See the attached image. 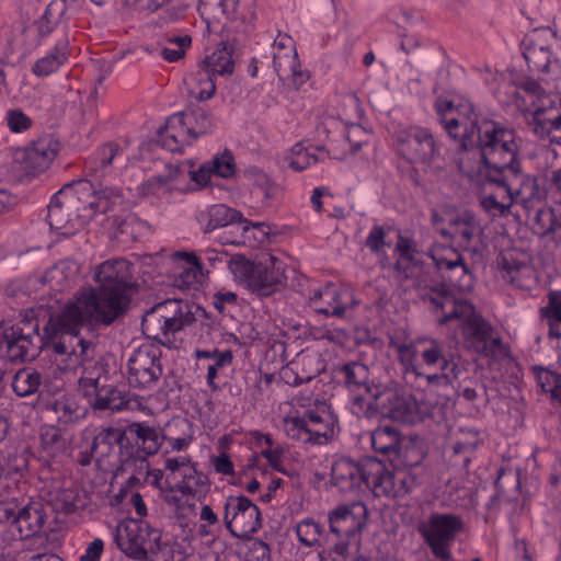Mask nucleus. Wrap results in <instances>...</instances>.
I'll use <instances>...</instances> for the list:
<instances>
[{"instance_id": "774afa93", "label": "nucleus", "mask_w": 561, "mask_h": 561, "mask_svg": "<svg viewBox=\"0 0 561 561\" xmlns=\"http://www.w3.org/2000/svg\"><path fill=\"white\" fill-rule=\"evenodd\" d=\"M163 499L167 504L175 506L178 510H183L185 505H187L191 508L195 507L194 503H188V499L186 501L183 500L185 495H178L180 491L175 489V484L169 485L168 488L163 489Z\"/></svg>"}, {"instance_id": "338daca9", "label": "nucleus", "mask_w": 561, "mask_h": 561, "mask_svg": "<svg viewBox=\"0 0 561 561\" xmlns=\"http://www.w3.org/2000/svg\"><path fill=\"white\" fill-rule=\"evenodd\" d=\"M22 503L18 502L15 499L1 501L0 502V523H10L12 526H15V519H18V514L21 511Z\"/></svg>"}, {"instance_id": "a19ab883", "label": "nucleus", "mask_w": 561, "mask_h": 561, "mask_svg": "<svg viewBox=\"0 0 561 561\" xmlns=\"http://www.w3.org/2000/svg\"><path fill=\"white\" fill-rule=\"evenodd\" d=\"M122 150L117 144L108 142L98 149L85 162L90 174L104 173V170L112 164L113 160L121 158Z\"/></svg>"}, {"instance_id": "3c124183", "label": "nucleus", "mask_w": 561, "mask_h": 561, "mask_svg": "<svg viewBox=\"0 0 561 561\" xmlns=\"http://www.w3.org/2000/svg\"><path fill=\"white\" fill-rule=\"evenodd\" d=\"M390 231V227L375 225L366 240L365 245L370 250L371 253L380 255L383 252L385 247H390V243L386 241V237Z\"/></svg>"}, {"instance_id": "1a4fd4ad", "label": "nucleus", "mask_w": 561, "mask_h": 561, "mask_svg": "<svg viewBox=\"0 0 561 561\" xmlns=\"http://www.w3.org/2000/svg\"><path fill=\"white\" fill-rule=\"evenodd\" d=\"M287 436L305 445H323L334 436L335 420L324 403L306 410L302 415L284 419Z\"/></svg>"}, {"instance_id": "b1692460", "label": "nucleus", "mask_w": 561, "mask_h": 561, "mask_svg": "<svg viewBox=\"0 0 561 561\" xmlns=\"http://www.w3.org/2000/svg\"><path fill=\"white\" fill-rule=\"evenodd\" d=\"M128 381L138 388H148L162 375L160 356L151 353H134L128 358Z\"/></svg>"}, {"instance_id": "6e6552de", "label": "nucleus", "mask_w": 561, "mask_h": 561, "mask_svg": "<svg viewBox=\"0 0 561 561\" xmlns=\"http://www.w3.org/2000/svg\"><path fill=\"white\" fill-rule=\"evenodd\" d=\"M397 151L408 163L422 165L424 171L438 173L442 168L436 165L440 158V147L434 134L422 126H409L397 130Z\"/></svg>"}, {"instance_id": "e2e57ef3", "label": "nucleus", "mask_w": 561, "mask_h": 561, "mask_svg": "<svg viewBox=\"0 0 561 561\" xmlns=\"http://www.w3.org/2000/svg\"><path fill=\"white\" fill-rule=\"evenodd\" d=\"M533 370L541 390L550 394L553 383L558 382L560 374L551 371L542 366H534Z\"/></svg>"}, {"instance_id": "423d86ee", "label": "nucleus", "mask_w": 561, "mask_h": 561, "mask_svg": "<svg viewBox=\"0 0 561 561\" xmlns=\"http://www.w3.org/2000/svg\"><path fill=\"white\" fill-rule=\"evenodd\" d=\"M110 357L102 356L96 362H87L79 387L94 411L119 412L129 409L128 393L114 383H107Z\"/></svg>"}, {"instance_id": "dca6fc26", "label": "nucleus", "mask_w": 561, "mask_h": 561, "mask_svg": "<svg viewBox=\"0 0 561 561\" xmlns=\"http://www.w3.org/2000/svg\"><path fill=\"white\" fill-rule=\"evenodd\" d=\"M240 50V39L237 35L230 34V27L224 25L221 42L213 54L205 57L199 67L216 77L232 75Z\"/></svg>"}, {"instance_id": "f8f14e48", "label": "nucleus", "mask_w": 561, "mask_h": 561, "mask_svg": "<svg viewBox=\"0 0 561 561\" xmlns=\"http://www.w3.org/2000/svg\"><path fill=\"white\" fill-rule=\"evenodd\" d=\"M224 523L229 533L242 538L261 527L260 508L247 496H228L224 506Z\"/></svg>"}, {"instance_id": "c9c22d12", "label": "nucleus", "mask_w": 561, "mask_h": 561, "mask_svg": "<svg viewBox=\"0 0 561 561\" xmlns=\"http://www.w3.org/2000/svg\"><path fill=\"white\" fill-rule=\"evenodd\" d=\"M373 448L382 455L398 457L401 448V438L393 426H379L371 433Z\"/></svg>"}, {"instance_id": "412c9836", "label": "nucleus", "mask_w": 561, "mask_h": 561, "mask_svg": "<svg viewBox=\"0 0 561 561\" xmlns=\"http://www.w3.org/2000/svg\"><path fill=\"white\" fill-rule=\"evenodd\" d=\"M381 468L376 474V496L399 497L410 493L417 485V478L410 471L399 470L391 472L383 461L379 459Z\"/></svg>"}, {"instance_id": "72a5a7b5", "label": "nucleus", "mask_w": 561, "mask_h": 561, "mask_svg": "<svg viewBox=\"0 0 561 561\" xmlns=\"http://www.w3.org/2000/svg\"><path fill=\"white\" fill-rule=\"evenodd\" d=\"M175 489L182 495L202 501L210 490L209 478L196 468H186L182 478L176 480Z\"/></svg>"}, {"instance_id": "5701e85b", "label": "nucleus", "mask_w": 561, "mask_h": 561, "mask_svg": "<svg viewBox=\"0 0 561 561\" xmlns=\"http://www.w3.org/2000/svg\"><path fill=\"white\" fill-rule=\"evenodd\" d=\"M47 220L51 229H66L65 234H71L82 227L72 207L71 195L67 194L64 186L53 196L48 205Z\"/></svg>"}, {"instance_id": "09e8293b", "label": "nucleus", "mask_w": 561, "mask_h": 561, "mask_svg": "<svg viewBox=\"0 0 561 561\" xmlns=\"http://www.w3.org/2000/svg\"><path fill=\"white\" fill-rule=\"evenodd\" d=\"M95 215L106 214L112 211L114 206L121 203L122 195L118 191L112 187H105L100 191L95 190Z\"/></svg>"}, {"instance_id": "a878e982", "label": "nucleus", "mask_w": 561, "mask_h": 561, "mask_svg": "<svg viewBox=\"0 0 561 561\" xmlns=\"http://www.w3.org/2000/svg\"><path fill=\"white\" fill-rule=\"evenodd\" d=\"M129 445V437L125 428L118 427H103L93 437V442L90 446L91 457L96 461H102L108 458L118 449L123 454V449Z\"/></svg>"}, {"instance_id": "13d9d810", "label": "nucleus", "mask_w": 561, "mask_h": 561, "mask_svg": "<svg viewBox=\"0 0 561 561\" xmlns=\"http://www.w3.org/2000/svg\"><path fill=\"white\" fill-rule=\"evenodd\" d=\"M244 174L262 191L265 198L273 196L274 183L262 170L256 167H250L244 171Z\"/></svg>"}, {"instance_id": "f704fd0d", "label": "nucleus", "mask_w": 561, "mask_h": 561, "mask_svg": "<svg viewBox=\"0 0 561 561\" xmlns=\"http://www.w3.org/2000/svg\"><path fill=\"white\" fill-rule=\"evenodd\" d=\"M527 112L531 115L528 125L536 136L549 137L552 131L561 129V107H550L547 111L528 108Z\"/></svg>"}, {"instance_id": "7ed1b4c3", "label": "nucleus", "mask_w": 561, "mask_h": 561, "mask_svg": "<svg viewBox=\"0 0 561 561\" xmlns=\"http://www.w3.org/2000/svg\"><path fill=\"white\" fill-rule=\"evenodd\" d=\"M471 150H477L485 168L486 183L506 171L518 172L519 144L516 131L493 119H483L481 130L473 140Z\"/></svg>"}, {"instance_id": "39448f33", "label": "nucleus", "mask_w": 561, "mask_h": 561, "mask_svg": "<svg viewBox=\"0 0 561 561\" xmlns=\"http://www.w3.org/2000/svg\"><path fill=\"white\" fill-rule=\"evenodd\" d=\"M204 309L183 299H165L148 309L141 321L144 334L167 348H180L178 335L196 320Z\"/></svg>"}, {"instance_id": "052dcab7", "label": "nucleus", "mask_w": 561, "mask_h": 561, "mask_svg": "<svg viewBox=\"0 0 561 561\" xmlns=\"http://www.w3.org/2000/svg\"><path fill=\"white\" fill-rule=\"evenodd\" d=\"M453 457L455 465L461 463L463 468H468L471 457L473 455L472 451V443L470 442H461L459 439L455 440L451 445Z\"/></svg>"}, {"instance_id": "bf43d9fd", "label": "nucleus", "mask_w": 561, "mask_h": 561, "mask_svg": "<svg viewBox=\"0 0 561 561\" xmlns=\"http://www.w3.org/2000/svg\"><path fill=\"white\" fill-rule=\"evenodd\" d=\"M5 119L12 133H23L32 125V119L19 108L9 110Z\"/></svg>"}, {"instance_id": "6e6d98bb", "label": "nucleus", "mask_w": 561, "mask_h": 561, "mask_svg": "<svg viewBox=\"0 0 561 561\" xmlns=\"http://www.w3.org/2000/svg\"><path fill=\"white\" fill-rule=\"evenodd\" d=\"M288 164L293 170L302 171L317 163L318 158L314 154L309 153L300 145H296L293 148V156L287 158Z\"/></svg>"}, {"instance_id": "58836bf2", "label": "nucleus", "mask_w": 561, "mask_h": 561, "mask_svg": "<svg viewBox=\"0 0 561 561\" xmlns=\"http://www.w3.org/2000/svg\"><path fill=\"white\" fill-rule=\"evenodd\" d=\"M237 4L238 0H199L198 10L209 28L211 21L220 22L224 18L228 19Z\"/></svg>"}, {"instance_id": "c85d7f7f", "label": "nucleus", "mask_w": 561, "mask_h": 561, "mask_svg": "<svg viewBox=\"0 0 561 561\" xmlns=\"http://www.w3.org/2000/svg\"><path fill=\"white\" fill-rule=\"evenodd\" d=\"M273 65L279 80H290L295 89H299L307 80L308 73L299 69V60L295 48L286 51H273Z\"/></svg>"}, {"instance_id": "6ab92c4d", "label": "nucleus", "mask_w": 561, "mask_h": 561, "mask_svg": "<svg viewBox=\"0 0 561 561\" xmlns=\"http://www.w3.org/2000/svg\"><path fill=\"white\" fill-rule=\"evenodd\" d=\"M449 236L462 250L478 254L481 250L482 228L476 215L465 210L449 220V229L443 231Z\"/></svg>"}, {"instance_id": "680f3d73", "label": "nucleus", "mask_w": 561, "mask_h": 561, "mask_svg": "<svg viewBox=\"0 0 561 561\" xmlns=\"http://www.w3.org/2000/svg\"><path fill=\"white\" fill-rule=\"evenodd\" d=\"M245 558L247 561H271V549L261 539L251 540Z\"/></svg>"}, {"instance_id": "7c9ffc66", "label": "nucleus", "mask_w": 561, "mask_h": 561, "mask_svg": "<svg viewBox=\"0 0 561 561\" xmlns=\"http://www.w3.org/2000/svg\"><path fill=\"white\" fill-rule=\"evenodd\" d=\"M196 220L204 233H209L217 228L242 221V214L226 205H213L202 209L196 215Z\"/></svg>"}, {"instance_id": "a211bd4d", "label": "nucleus", "mask_w": 561, "mask_h": 561, "mask_svg": "<svg viewBox=\"0 0 561 561\" xmlns=\"http://www.w3.org/2000/svg\"><path fill=\"white\" fill-rule=\"evenodd\" d=\"M367 508L360 502L341 505L329 514L330 531L337 538H351L362 531L367 522Z\"/></svg>"}, {"instance_id": "cd10ccee", "label": "nucleus", "mask_w": 561, "mask_h": 561, "mask_svg": "<svg viewBox=\"0 0 561 561\" xmlns=\"http://www.w3.org/2000/svg\"><path fill=\"white\" fill-rule=\"evenodd\" d=\"M125 432H127L129 443L134 440L138 450L146 456L156 455L167 438L159 428L149 426L146 422L130 423L126 426Z\"/></svg>"}, {"instance_id": "9d476101", "label": "nucleus", "mask_w": 561, "mask_h": 561, "mask_svg": "<svg viewBox=\"0 0 561 561\" xmlns=\"http://www.w3.org/2000/svg\"><path fill=\"white\" fill-rule=\"evenodd\" d=\"M379 459L365 457L358 462L348 458L336 460L331 468V482L343 493L360 491L363 485L375 493Z\"/></svg>"}, {"instance_id": "a18cd8bd", "label": "nucleus", "mask_w": 561, "mask_h": 561, "mask_svg": "<svg viewBox=\"0 0 561 561\" xmlns=\"http://www.w3.org/2000/svg\"><path fill=\"white\" fill-rule=\"evenodd\" d=\"M41 442L43 447L49 454H57L66 448V440L62 436L61 431L54 425H44L41 427Z\"/></svg>"}, {"instance_id": "393cba45", "label": "nucleus", "mask_w": 561, "mask_h": 561, "mask_svg": "<svg viewBox=\"0 0 561 561\" xmlns=\"http://www.w3.org/2000/svg\"><path fill=\"white\" fill-rule=\"evenodd\" d=\"M71 195V204L78 214L79 224L83 227L95 216V188L88 180H77L64 185Z\"/></svg>"}, {"instance_id": "9b49d317", "label": "nucleus", "mask_w": 561, "mask_h": 561, "mask_svg": "<svg viewBox=\"0 0 561 561\" xmlns=\"http://www.w3.org/2000/svg\"><path fill=\"white\" fill-rule=\"evenodd\" d=\"M462 529L463 522L461 517L446 513H434L417 527L433 556L444 558L448 557V549Z\"/></svg>"}, {"instance_id": "69168bd1", "label": "nucleus", "mask_w": 561, "mask_h": 561, "mask_svg": "<svg viewBox=\"0 0 561 561\" xmlns=\"http://www.w3.org/2000/svg\"><path fill=\"white\" fill-rule=\"evenodd\" d=\"M186 5L178 4L168 8L163 14L156 21V25L159 27H165L182 20L186 14Z\"/></svg>"}, {"instance_id": "0eeeda50", "label": "nucleus", "mask_w": 561, "mask_h": 561, "mask_svg": "<svg viewBox=\"0 0 561 561\" xmlns=\"http://www.w3.org/2000/svg\"><path fill=\"white\" fill-rule=\"evenodd\" d=\"M229 270L253 293L262 296L271 295L285 280V263L272 254H265L256 262L241 254L234 255L229 260Z\"/></svg>"}, {"instance_id": "ea45409f", "label": "nucleus", "mask_w": 561, "mask_h": 561, "mask_svg": "<svg viewBox=\"0 0 561 561\" xmlns=\"http://www.w3.org/2000/svg\"><path fill=\"white\" fill-rule=\"evenodd\" d=\"M497 193H486L480 195V205L492 216H505L510 214L513 205V197L507 192V187H497Z\"/></svg>"}, {"instance_id": "864d4df0", "label": "nucleus", "mask_w": 561, "mask_h": 561, "mask_svg": "<svg viewBox=\"0 0 561 561\" xmlns=\"http://www.w3.org/2000/svg\"><path fill=\"white\" fill-rule=\"evenodd\" d=\"M558 209L552 207H542L536 211L534 218L535 231L540 237H547L551 234V228L553 227V220Z\"/></svg>"}, {"instance_id": "f3484780", "label": "nucleus", "mask_w": 561, "mask_h": 561, "mask_svg": "<svg viewBox=\"0 0 561 561\" xmlns=\"http://www.w3.org/2000/svg\"><path fill=\"white\" fill-rule=\"evenodd\" d=\"M489 184L496 187H507V192L513 197V204L519 203L528 208L535 201L543 197L542 190L535 176L525 174L522 164H518V172L512 173L506 171L497 178H493Z\"/></svg>"}, {"instance_id": "4be33fe9", "label": "nucleus", "mask_w": 561, "mask_h": 561, "mask_svg": "<svg viewBox=\"0 0 561 561\" xmlns=\"http://www.w3.org/2000/svg\"><path fill=\"white\" fill-rule=\"evenodd\" d=\"M36 408L42 412L51 414L58 423L65 425L76 423L84 416V411L77 400L67 394L50 396L41 392L37 397Z\"/></svg>"}, {"instance_id": "f257e3e1", "label": "nucleus", "mask_w": 561, "mask_h": 561, "mask_svg": "<svg viewBox=\"0 0 561 561\" xmlns=\"http://www.w3.org/2000/svg\"><path fill=\"white\" fill-rule=\"evenodd\" d=\"M130 267L131 264L124 259L102 263L95 273L99 289L83 290L76 301L67 304L60 313L50 317L44 325V334H37L43 343L39 351L50 344H54V351H66L69 346L67 339L76 340L82 351L91 347V342L79 337L80 328L92 322L110 325L125 316L133 295Z\"/></svg>"}, {"instance_id": "4d7b16f0", "label": "nucleus", "mask_w": 561, "mask_h": 561, "mask_svg": "<svg viewBox=\"0 0 561 561\" xmlns=\"http://www.w3.org/2000/svg\"><path fill=\"white\" fill-rule=\"evenodd\" d=\"M526 60L534 69L542 72H549L550 67V51L547 48H531L524 54Z\"/></svg>"}, {"instance_id": "2eb2a0df", "label": "nucleus", "mask_w": 561, "mask_h": 561, "mask_svg": "<svg viewBox=\"0 0 561 561\" xmlns=\"http://www.w3.org/2000/svg\"><path fill=\"white\" fill-rule=\"evenodd\" d=\"M444 127L450 137L459 139L460 148L465 151L471 150L473 140L481 130L479 116L472 103L468 101H462L456 105L453 116L444 119Z\"/></svg>"}, {"instance_id": "20e7f679", "label": "nucleus", "mask_w": 561, "mask_h": 561, "mask_svg": "<svg viewBox=\"0 0 561 561\" xmlns=\"http://www.w3.org/2000/svg\"><path fill=\"white\" fill-rule=\"evenodd\" d=\"M69 7L67 0H51L44 13L33 22L38 45L53 44V50L39 58L32 71L37 77H45L55 72L66 60L69 46L67 22Z\"/></svg>"}, {"instance_id": "c756f323", "label": "nucleus", "mask_w": 561, "mask_h": 561, "mask_svg": "<svg viewBox=\"0 0 561 561\" xmlns=\"http://www.w3.org/2000/svg\"><path fill=\"white\" fill-rule=\"evenodd\" d=\"M115 541L118 548L128 557L142 560L147 557L145 538L137 522H129L116 528Z\"/></svg>"}, {"instance_id": "2f4dec72", "label": "nucleus", "mask_w": 561, "mask_h": 561, "mask_svg": "<svg viewBox=\"0 0 561 561\" xmlns=\"http://www.w3.org/2000/svg\"><path fill=\"white\" fill-rule=\"evenodd\" d=\"M185 117L174 114L160 129L159 137L163 148L169 151H180L185 145H191L195 139L191 138L185 124Z\"/></svg>"}, {"instance_id": "de8ad7c7", "label": "nucleus", "mask_w": 561, "mask_h": 561, "mask_svg": "<svg viewBox=\"0 0 561 561\" xmlns=\"http://www.w3.org/2000/svg\"><path fill=\"white\" fill-rule=\"evenodd\" d=\"M214 175L230 179L236 174V162L232 152L225 149L221 153L216 154L210 161Z\"/></svg>"}, {"instance_id": "8fccbe9b", "label": "nucleus", "mask_w": 561, "mask_h": 561, "mask_svg": "<svg viewBox=\"0 0 561 561\" xmlns=\"http://www.w3.org/2000/svg\"><path fill=\"white\" fill-rule=\"evenodd\" d=\"M345 385L351 387L365 386L368 378L367 367L360 363L353 362L342 367Z\"/></svg>"}, {"instance_id": "e433bc0d", "label": "nucleus", "mask_w": 561, "mask_h": 561, "mask_svg": "<svg viewBox=\"0 0 561 561\" xmlns=\"http://www.w3.org/2000/svg\"><path fill=\"white\" fill-rule=\"evenodd\" d=\"M178 114L185 117L184 124L193 139L209 133L215 125L211 111L203 106L192 107L185 113Z\"/></svg>"}, {"instance_id": "ddd939ff", "label": "nucleus", "mask_w": 561, "mask_h": 561, "mask_svg": "<svg viewBox=\"0 0 561 561\" xmlns=\"http://www.w3.org/2000/svg\"><path fill=\"white\" fill-rule=\"evenodd\" d=\"M428 255L443 277L458 290L469 291L473 288V275L455 249L435 245L430 250Z\"/></svg>"}, {"instance_id": "603ef678", "label": "nucleus", "mask_w": 561, "mask_h": 561, "mask_svg": "<svg viewBox=\"0 0 561 561\" xmlns=\"http://www.w3.org/2000/svg\"><path fill=\"white\" fill-rule=\"evenodd\" d=\"M541 318L547 323H561V291L551 290L548 294V305L540 308Z\"/></svg>"}, {"instance_id": "37998d69", "label": "nucleus", "mask_w": 561, "mask_h": 561, "mask_svg": "<svg viewBox=\"0 0 561 561\" xmlns=\"http://www.w3.org/2000/svg\"><path fill=\"white\" fill-rule=\"evenodd\" d=\"M215 79L216 76L199 69L195 73L197 87L190 89V96L195 99L197 102H204L211 99L216 93Z\"/></svg>"}, {"instance_id": "79ce46f5", "label": "nucleus", "mask_w": 561, "mask_h": 561, "mask_svg": "<svg viewBox=\"0 0 561 561\" xmlns=\"http://www.w3.org/2000/svg\"><path fill=\"white\" fill-rule=\"evenodd\" d=\"M39 385V373L28 368L20 369L12 380V389L19 397H27L35 393Z\"/></svg>"}, {"instance_id": "0e129e2a", "label": "nucleus", "mask_w": 561, "mask_h": 561, "mask_svg": "<svg viewBox=\"0 0 561 561\" xmlns=\"http://www.w3.org/2000/svg\"><path fill=\"white\" fill-rule=\"evenodd\" d=\"M396 251L399 252L402 259H407V261L410 262L413 266L420 264L415 256L417 253L416 245L412 239L402 237L400 234L396 244Z\"/></svg>"}, {"instance_id": "f03ea898", "label": "nucleus", "mask_w": 561, "mask_h": 561, "mask_svg": "<svg viewBox=\"0 0 561 561\" xmlns=\"http://www.w3.org/2000/svg\"><path fill=\"white\" fill-rule=\"evenodd\" d=\"M432 302L442 310L439 323L458 321L466 347L472 351H506L493 328L476 311L474 306L442 287L435 290Z\"/></svg>"}, {"instance_id": "c03bdc74", "label": "nucleus", "mask_w": 561, "mask_h": 561, "mask_svg": "<svg viewBox=\"0 0 561 561\" xmlns=\"http://www.w3.org/2000/svg\"><path fill=\"white\" fill-rule=\"evenodd\" d=\"M325 297L328 299L330 308H317L319 313L332 314L335 317H342L345 312V306L341 305L337 300L340 298L339 293L332 284H328L323 289L319 288L313 290L310 299L312 301L322 299Z\"/></svg>"}, {"instance_id": "4468645a", "label": "nucleus", "mask_w": 561, "mask_h": 561, "mask_svg": "<svg viewBox=\"0 0 561 561\" xmlns=\"http://www.w3.org/2000/svg\"><path fill=\"white\" fill-rule=\"evenodd\" d=\"M60 149L59 141L51 135H45L33 141L28 147L15 154V162L28 175H36L46 171L57 157Z\"/></svg>"}, {"instance_id": "473e14b6", "label": "nucleus", "mask_w": 561, "mask_h": 561, "mask_svg": "<svg viewBox=\"0 0 561 561\" xmlns=\"http://www.w3.org/2000/svg\"><path fill=\"white\" fill-rule=\"evenodd\" d=\"M496 265L504 280L518 288L527 286L526 278L531 275V267L526 262L518 261L513 252L501 253L496 259Z\"/></svg>"}, {"instance_id": "aec40b11", "label": "nucleus", "mask_w": 561, "mask_h": 561, "mask_svg": "<svg viewBox=\"0 0 561 561\" xmlns=\"http://www.w3.org/2000/svg\"><path fill=\"white\" fill-rule=\"evenodd\" d=\"M377 407L385 417L403 424H413L419 420L416 400L410 394L386 391L376 397Z\"/></svg>"}, {"instance_id": "bb28decb", "label": "nucleus", "mask_w": 561, "mask_h": 561, "mask_svg": "<svg viewBox=\"0 0 561 561\" xmlns=\"http://www.w3.org/2000/svg\"><path fill=\"white\" fill-rule=\"evenodd\" d=\"M45 505L41 501L28 500L22 503L15 519V529L21 539H28L41 534L46 522Z\"/></svg>"}, {"instance_id": "49530a36", "label": "nucleus", "mask_w": 561, "mask_h": 561, "mask_svg": "<svg viewBox=\"0 0 561 561\" xmlns=\"http://www.w3.org/2000/svg\"><path fill=\"white\" fill-rule=\"evenodd\" d=\"M191 42L192 41L188 35L168 37V45L162 47L161 56L169 62L178 61L184 56L186 48L191 45Z\"/></svg>"}, {"instance_id": "5fc2aeb1", "label": "nucleus", "mask_w": 561, "mask_h": 561, "mask_svg": "<svg viewBox=\"0 0 561 561\" xmlns=\"http://www.w3.org/2000/svg\"><path fill=\"white\" fill-rule=\"evenodd\" d=\"M28 344V335L23 334L21 329H15L13 327L9 330H4L2 339L0 340V348L5 346L8 351L16 347L19 351L24 352L27 351Z\"/></svg>"}, {"instance_id": "4c0bfd02", "label": "nucleus", "mask_w": 561, "mask_h": 561, "mask_svg": "<svg viewBox=\"0 0 561 561\" xmlns=\"http://www.w3.org/2000/svg\"><path fill=\"white\" fill-rule=\"evenodd\" d=\"M296 534L299 542L305 547H328L330 539L324 535L323 528L312 518H306L297 524Z\"/></svg>"}]
</instances>
